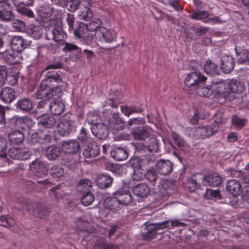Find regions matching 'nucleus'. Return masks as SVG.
Wrapping results in <instances>:
<instances>
[{"mask_svg":"<svg viewBox=\"0 0 249 249\" xmlns=\"http://www.w3.org/2000/svg\"><path fill=\"white\" fill-rule=\"evenodd\" d=\"M204 116L201 113L198 109H196L195 113L190 120V122L193 124H196L198 121V119H203Z\"/></svg>","mask_w":249,"mask_h":249,"instance_id":"obj_63","label":"nucleus"},{"mask_svg":"<svg viewBox=\"0 0 249 249\" xmlns=\"http://www.w3.org/2000/svg\"><path fill=\"white\" fill-rule=\"evenodd\" d=\"M110 155L114 159L118 161L126 160L128 156L127 150L122 147H114L110 152Z\"/></svg>","mask_w":249,"mask_h":249,"instance_id":"obj_28","label":"nucleus"},{"mask_svg":"<svg viewBox=\"0 0 249 249\" xmlns=\"http://www.w3.org/2000/svg\"><path fill=\"white\" fill-rule=\"evenodd\" d=\"M146 179L149 181L152 185L155 184V182L157 179L158 175L156 172L154 170H148L145 175Z\"/></svg>","mask_w":249,"mask_h":249,"instance_id":"obj_62","label":"nucleus"},{"mask_svg":"<svg viewBox=\"0 0 249 249\" xmlns=\"http://www.w3.org/2000/svg\"><path fill=\"white\" fill-rule=\"evenodd\" d=\"M220 67L223 71L226 73H230L234 68L235 62L231 55H224L221 58Z\"/></svg>","mask_w":249,"mask_h":249,"instance_id":"obj_19","label":"nucleus"},{"mask_svg":"<svg viewBox=\"0 0 249 249\" xmlns=\"http://www.w3.org/2000/svg\"><path fill=\"white\" fill-rule=\"evenodd\" d=\"M64 103L60 100H55L49 104L51 112L54 115H59L62 113L65 110Z\"/></svg>","mask_w":249,"mask_h":249,"instance_id":"obj_35","label":"nucleus"},{"mask_svg":"<svg viewBox=\"0 0 249 249\" xmlns=\"http://www.w3.org/2000/svg\"><path fill=\"white\" fill-rule=\"evenodd\" d=\"M80 3V1L79 0H71L68 1L66 5L69 11L73 12L77 9Z\"/></svg>","mask_w":249,"mask_h":249,"instance_id":"obj_59","label":"nucleus"},{"mask_svg":"<svg viewBox=\"0 0 249 249\" xmlns=\"http://www.w3.org/2000/svg\"><path fill=\"white\" fill-rule=\"evenodd\" d=\"M8 139L11 144L18 145L23 142L24 139V135L21 131L16 130L9 134Z\"/></svg>","mask_w":249,"mask_h":249,"instance_id":"obj_34","label":"nucleus"},{"mask_svg":"<svg viewBox=\"0 0 249 249\" xmlns=\"http://www.w3.org/2000/svg\"><path fill=\"white\" fill-rule=\"evenodd\" d=\"M91 131L96 137L100 139H106L109 134L107 126L102 123L97 124L94 126H92Z\"/></svg>","mask_w":249,"mask_h":249,"instance_id":"obj_18","label":"nucleus"},{"mask_svg":"<svg viewBox=\"0 0 249 249\" xmlns=\"http://www.w3.org/2000/svg\"><path fill=\"white\" fill-rule=\"evenodd\" d=\"M204 185L210 187H218L222 183V178L216 173H209L206 176Z\"/></svg>","mask_w":249,"mask_h":249,"instance_id":"obj_27","label":"nucleus"},{"mask_svg":"<svg viewBox=\"0 0 249 249\" xmlns=\"http://www.w3.org/2000/svg\"><path fill=\"white\" fill-rule=\"evenodd\" d=\"M113 195L121 205H127L132 201V196L128 189L120 188L113 193Z\"/></svg>","mask_w":249,"mask_h":249,"instance_id":"obj_14","label":"nucleus"},{"mask_svg":"<svg viewBox=\"0 0 249 249\" xmlns=\"http://www.w3.org/2000/svg\"><path fill=\"white\" fill-rule=\"evenodd\" d=\"M31 171L37 177L42 178L47 174V169L44 163L37 159L34 160L30 165Z\"/></svg>","mask_w":249,"mask_h":249,"instance_id":"obj_15","label":"nucleus"},{"mask_svg":"<svg viewBox=\"0 0 249 249\" xmlns=\"http://www.w3.org/2000/svg\"><path fill=\"white\" fill-rule=\"evenodd\" d=\"M50 173L53 178L59 179L63 177L64 171L61 166L58 164H55L51 168Z\"/></svg>","mask_w":249,"mask_h":249,"instance_id":"obj_47","label":"nucleus"},{"mask_svg":"<svg viewBox=\"0 0 249 249\" xmlns=\"http://www.w3.org/2000/svg\"><path fill=\"white\" fill-rule=\"evenodd\" d=\"M206 196L208 199L221 198L219 190L207 189L206 191Z\"/></svg>","mask_w":249,"mask_h":249,"instance_id":"obj_58","label":"nucleus"},{"mask_svg":"<svg viewBox=\"0 0 249 249\" xmlns=\"http://www.w3.org/2000/svg\"><path fill=\"white\" fill-rule=\"evenodd\" d=\"M12 3L17 7V11L22 15L29 18L34 17L33 11L28 7L34 3L33 0H10Z\"/></svg>","mask_w":249,"mask_h":249,"instance_id":"obj_8","label":"nucleus"},{"mask_svg":"<svg viewBox=\"0 0 249 249\" xmlns=\"http://www.w3.org/2000/svg\"><path fill=\"white\" fill-rule=\"evenodd\" d=\"M225 84L224 81L213 80L210 87H200L196 90V93L200 96L208 98L212 95L213 92H215L222 100V102L225 101H230L232 97H230V94L227 91H225Z\"/></svg>","mask_w":249,"mask_h":249,"instance_id":"obj_3","label":"nucleus"},{"mask_svg":"<svg viewBox=\"0 0 249 249\" xmlns=\"http://www.w3.org/2000/svg\"><path fill=\"white\" fill-rule=\"evenodd\" d=\"M54 131L46 128L38 129L36 132L31 136V141L40 144H47L51 142L54 137Z\"/></svg>","mask_w":249,"mask_h":249,"instance_id":"obj_6","label":"nucleus"},{"mask_svg":"<svg viewBox=\"0 0 249 249\" xmlns=\"http://www.w3.org/2000/svg\"><path fill=\"white\" fill-rule=\"evenodd\" d=\"M206 77L200 74L199 72H191L185 79L184 84L189 88L203 83L206 80Z\"/></svg>","mask_w":249,"mask_h":249,"instance_id":"obj_13","label":"nucleus"},{"mask_svg":"<svg viewBox=\"0 0 249 249\" xmlns=\"http://www.w3.org/2000/svg\"><path fill=\"white\" fill-rule=\"evenodd\" d=\"M72 121L66 118L62 119L57 124L58 133L62 136H67L71 131Z\"/></svg>","mask_w":249,"mask_h":249,"instance_id":"obj_20","label":"nucleus"},{"mask_svg":"<svg viewBox=\"0 0 249 249\" xmlns=\"http://www.w3.org/2000/svg\"><path fill=\"white\" fill-rule=\"evenodd\" d=\"M21 124L20 127L22 129H25L26 128H31L34 126L35 123L33 122L31 118L28 116H24L17 119L16 124Z\"/></svg>","mask_w":249,"mask_h":249,"instance_id":"obj_44","label":"nucleus"},{"mask_svg":"<svg viewBox=\"0 0 249 249\" xmlns=\"http://www.w3.org/2000/svg\"><path fill=\"white\" fill-rule=\"evenodd\" d=\"M238 62L239 63H244L249 62V52L244 50L241 54L240 57L239 58Z\"/></svg>","mask_w":249,"mask_h":249,"instance_id":"obj_64","label":"nucleus"},{"mask_svg":"<svg viewBox=\"0 0 249 249\" xmlns=\"http://www.w3.org/2000/svg\"><path fill=\"white\" fill-rule=\"evenodd\" d=\"M55 119L53 115L44 114L40 118L39 123L46 128H51L55 124Z\"/></svg>","mask_w":249,"mask_h":249,"instance_id":"obj_43","label":"nucleus"},{"mask_svg":"<svg viewBox=\"0 0 249 249\" xmlns=\"http://www.w3.org/2000/svg\"><path fill=\"white\" fill-rule=\"evenodd\" d=\"M94 198L93 194L89 191H88L83 194L81 198V202L83 205L88 206L91 204Z\"/></svg>","mask_w":249,"mask_h":249,"instance_id":"obj_49","label":"nucleus"},{"mask_svg":"<svg viewBox=\"0 0 249 249\" xmlns=\"http://www.w3.org/2000/svg\"><path fill=\"white\" fill-rule=\"evenodd\" d=\"M132 191L135 196L142 198L146 197L150 193L149 187L145 183H140L135 186Z\"/></svg>","mask_w":249,"mask_h":249,"instance_id":"obj_33","label":"nucleus"},{"mask_svg":"<svg viewBox=\"0 0 249 249\" xmlns=\"http://www.w3.org/2000/svg\"><path fill=\"white\" fill-rule=\"evenodd\" d=\"M17 107L20 110L29 112L33 108V103L28 98H21L17 102Z\"/></svg>","mask_w":249,"mask_h":249,"instance_id":"obj_40","label":"nucleus"},{"mask_svg":"<svg viewBox=\"0 0 249 249\" xmlns=\"http://www.w3.org/2000/svg\"><path fill=\"white\" fill-rule=\"evenodd\" d=\"M146 151L151 153H154L158 152L159 143L156 137H152L145 141Z\"/></svg>","mask_w":249,"mask_h":249,"instance_id":"obj_38","label":"nucleus"},{"mask_svg":"<svg viewBox=\"0 0 249 249\" xmlns=\"http://www.w3.org/2000/svg\"><path fill=\"white\" fill-rule=\"evenodd\" d=\"M27 45V42L19 36L13 37L11 42L12 49L20 53Z\"/></svg>","mask_w":249,"mask_h":249,"instance_id":"obj_29","label":"nucleus"},{"mask_svg":"<svg viewBox=\"0 0 249 249\" xmlns=\"http://www.w3.org/2000/svg\"><path fill=\"white\" fill-rule=\"evenodd\" d=\"M61 184H59L53 187L51 190H50V195L51 197H54L57 198L63 197V193L62 190L61 189Z\"/></svg>","mask_w":249,"mask_h":249,"instance_id":"obj_53","label":"nucleus"},{"mask_svg":"<svg viewBox=\"0 0 249 249\" xmlns=\"http://www.w3.org/2000/svg\"><path fill=\"white\" fill-rule=\"evenodd\" d=\"M15 224V220L8 215L0 216V226L8 227H11Z\"/></svg>","mask_w":249,"mask_h":249,"instance_id":"obj_54","label":"nucleus"},{"mask_svg":"<svg viewBox=\"0 0 249 249\" xmlns=\"http://www.w3.org/2000/svg\"><path fill=\"white\" fill-rule=\"evenodd\" d=\"M93 249H119L118 246L109 244L107 240L105 238H98L95 242L92 248Z\"/></svg>","mask_w":249,"mask_h":249,"instance_id":"obj_37","label":"nucleus"},{"mask_svg":"<svg viewBox=\"0 0 249 249\" xmlns=\"http://www.w3.org/2000/svg\"><path fill=\"white\" fill-rule=\"evenodd\" d=\"M10 71L7 72V78L6 80L10 85H15L19 78V72L16 71L15 68H11L9 70Z\"/></svg>","mask_w":249,"mask_h":249,"instance_id":"obj_45","label":"nucleus"},{"mask_svg":"<svg viewBox=\"0 0 249 249\" xmlns=\"http://www.w3.org/2000/svg\"><path fill=\"white\" fill-rule=\"evenodd\" d=\"M53 13L54 14V16H55V18H52L47 20V21L46 22V24L48 25H45V30L48 27L50 26L52 24H53V23L52 22H49V20L50 19H53L54 20H56L57 19L59 20L61 22V26L62 22L60 19V16H59V12L58 11H54L53 8L51 5H43L42 6L38 8V14L39 16L42 18H49L53 15Z\"/></svg>","mask_w":249,"mask_h":249,"instance_id":"obj_7","label":"nucleus"},{"mask_svg":"<svg viewBox=\"0 0 249 249\" xmlns=\"http://www.w3.org/2000/svg\"><path fill=\"white\" fill-rule=\"evenodd\" d=\"M218 130V124L215 122L210 125L195 127L192 129V134L195 139L203 140L214 135Z\"/></svg>","mask_w":249,"mask_h":249,"instance_id":"obj_4","label":"nucleus"},{"mask_svg":"<svg viewBox=\"0 0 249 249\" xmlns=\"http://www.w3.org/2000/svg\"><path fill=\"white\" fill-rule=\"evenodd\" d=\"M169 220H165L163 222H157L151 224L146 226L147 232L144 234L143 238L146 240L154 239L157 237V234L162 233V231H159L169 226Z\"/></svg>","mask_w":249,"mask_h":249,"instance_id":"obj_5","label":"nucleus"},{"mask_svg":"<svg viewBox=\"0 0 249 249\" xmlns=\"http://www.w3.org/2000/svg\"><path fill=\"white\" fill-rule=\"evenodd\" d=\"M88 123L92 125V126H94L97 124H99L101 123L100 119L99 116L94 113H91L89 114L87 118Z\"/></svg>","mask_w":249,"mask_h":249,"instance_id":"obj_60","label":"nucleus"},{"mask_svg":"<svg viewBox=\"0 0 249 249\" xmlns=\"http://www.w3.org/2000/svg\"><path fill=\"white\" fill-rule=\"evenodd\" d=\"M33 205V212H32L31 210L28 211L35 216L44 219L49 215L50 211L46 206L38 203L34 204Z\"/></svg>","mask_w":249,"mask_h":249,"instance_id":"obj_25","label":"nucleus"},{"mask_svg":"<svg viewBox=\"0 0 249 249\" xmlns=\"http://www.w3.org/2000/svg\"><path fill=\"white\" fill-rule=\"evenodd\" d=\"M49 22H52L51 25L46 29L45 36L48 40H54L60 45H65L62 51L65 53L78 50V47L72 43L65 42L66 34L63 32L61 27V22L59 20L50 19Z\"/></svg>","mask_w":249,"mask_h":249,"instance_id":"obj_2","label":"nucleus"},{"mask_svg":"<svg viewBox=\"0 0 249 249\" xmlns=\"http://www.w3.org/2000/svg\"><path fill=\"white\" fill-rule=\"evenodd\" d=\"M209 13L206 11L197 10L194 12L191 15V18L195 20H201L208 17Z\"/></svg>","mask_w":249,"mask_h":249,"instance_id":"obj_52","label":"nucleus"},{"mask_svg":"<svg viewBox=\"0 0 249 249\" xmlns=\"http://www.w3.org/2000/svg\"><path fill=\"white\" fill-rule=\"evenodd\" d=\"M246 169L249 173L242 177V180L244 183L243 200L248 204L249 207V163L246 165Z\"/></svg>","mask_w":249,"mask_h":249,"instance_id":"obj_36","label":"nucleus"},{"mask_svg":"<svg viewBox=\"0 0 249 249\" xmlns=\"http://www.w3.org/2000/svg\"><path fill=\"white\" fill-rule=\"evenodd\" d=\"M79 16L81 19L88 21L93 17V14L89 7L85 6L81 9Z\"/></svg>","mask_w":249,"mask_h":249,"instance_id":"obj_48","label":"nucleus"},{"mask_svg":"<svg viewBox=\"0 0 249 249\" xmlns=\"http://www.w3.org/2000/svg\"><path fill=\"white\" fill-rule=\"evenodd\" d=\"M231 121L234 125L240 128H242L245 126L247 122L246 119L239 118L236 115H234L232 116Z\"/></svg>","mask_w":249,"mask_h":249,"instance_id":"obj_57","label":"nucleus"},{"mask_svg":"<svg viewBox=\"0 0 249 249\" xmlns=\"http://www.w3.org/2000/svg\"><path fill=\"white\" fill-rule=\"evenodd\" d=\"M61 80L60 76L56 72H49L45 79L41 81L39 89L35 93L36 97L37 99H51L61 96L62 90L57 85Z\"/></svg>","mask_w":249,"mask_h":249,"instance_id":"obj_1","label":"nucleus"},{"mask_svg":"<svg viewBox=\"0 0 249 249\" xmlns=\"http://www.w3.org/2000/svg\"><path fill=\"white\" fill-rule=\"evenodd\" d=\"M79 142L76 140H70L64 142L62 146V151L67 154L73 155L77 153L80 149Z\"/></svg>","mask_w":249,"mask_h":249,"instance_id":"obj_17","label":"nucleus"},{"mask_svg":"<svg viewBox=\"0 0 249 249\" xmlns=\"http://www.w3.org/2000/svg\"><path fill=\"white\" fill-rule=\"evenodd\" d=\"M226 189L230 193L234 196L239 195L241 192L240 182L236 179L229 180L226 184Z\"/></svg>","mask_w":249,"mask_h":249,"instance_id":"obj_30","label":"nucleus"},{"mask_svg":"<svg viewBox=\"0 0 249 249\" xmlns=\"http://www.w3.org/2000/svg\"><path fill=\"white\" fill-rule=\"evenodd\" d=\"M15 98V92L11 88H4L0 91V99L4 103H11Z\"/></svg>","mask_w":249,"mask_h":249,"instance_id":"obj_24","label":"nucleus"},{"mask_svg":"<svg viewBox=\"0 0 249 249\" xmlns=\"http://www.w3.org/2000/svg\"><path fill=\"white\" fill-rule=\"evenodd\" d=\"M104 207L112 212H116L121 209V206L115 196L108 197L104 201Z\"/></svg>","mask_w":249,"mask_h":249,"instance_id":"obj_32","label":"nucleus"},{"mask_svg":"<svg viewBox=\"0 0 249 249\" xmlns=\"http://www.w3.org/2000/svg\"><path fill=\"white\" fill-rule=\"evenodd\" d=\"M10 0H0V19L5 21L14 19V15L11 11Z\"/></svg>","mask_w":249,"mask_h":249,"instance_id":"obj_9","label":"nucleus"},{"mask_svg":"<svg viewBox=\"0 0 249 249\" xmlns=\"http://www.w3.org/2000/svg\"><path fill=\"white\" fill-rule=\"evenodd\" d=\"M1 58L4 62L9 65L19 64L22 60L21 53L13 49L6 50L1 53Z\"/></svg>","mask_w":249,"mask_h":249,"instance_id":"obj_10","label":"nucleus"},{"mask_svg":"<svg viewBox=\"0 0 249 249\" xmlns=\"http://www.w3.org/2000/svg\"><path fill=\"white\" fill-rule=\"evenodd\" d=\"M61 154L60 149L56 145H51L46 150V156L50 160L57 159Z\"/></svg>","mask_w":249,"mask_h":249,"instance_id":"obj_39","label":"nucleus"},{"mask_svg":"<svg viewBox=\"0 0 249 249\" xmlns=\"http://www.w3.org/2000/svg\"><path fill=\"white\" fill-rule=\"evenodd\" d=\"M29 33L33 38L38 39L42 36L43 30L39 25H31Z\"/></svg>","mask_w":249,"mask_h":249,"instance_id":"obj_46","label":"nucleus"},{"mask_svg":"<svg viewBox=\"0 0 249 249\" xmlns=\"http://www.w3.org/2000/svg\"><path fill=\"white\" fill-rule=\"evenodd\" d=\"M7 141L3 138H0V157L4 158L6 155Z\"/></svg>","mask_w":249,"mask_h":249,"instance_id":"obj_61","label":"nucleus"},{"mask_svg":"<svg viewBox=\"0 0 249 249\" xmlns=\"http://www.w3.org/2000/svg\"><path fill=\"white\" fill-rule=\"evenodd\" d=\"M112 182L113 178L108 175L105 174L99 175L96 181L97 186L102 189L110 187Z\"/></svg>","mask_w":249,"mask_h":249,"instance_id":"obj_31","label":"nucleus"},{"mask_svg":"<svg viewBox=\"0 0 249 249\" xmlns=\"http://www.w3.org/2000/svg\"><path fill=\"white\" fill-rule=\"evenodd\" d=\"M92 187L91 182L88 179H81L77 186V190L81 192L89 191Z\"/></svg>","mask_w":249,"mask_h":249,"instance_id":"obj_51","label":"nucleus"},{"mask_svg":"<svg viewBox=\"0 0 249 249\" xmlns=\"http://www.w3.org/2000/svg\"><path fill=\"white\" fill-rule=\"evenodd\" d=\"M96 39L103 43H111L116 39L115 35L107 28L99 27L95 35Z\"/></svg>","mask_w":249,"mask_h":249,"instance_id":"obj_11","label":"nucleus"},{"mask_svg":"<svg viewBox=\"0 0 249 249\" xmlns=\"http://www.w3.org/2000/svg\"><path fill=\"white\" fill-rule=\"evenodd\" d=\"M173 163L169 160H160L156 164V170L160 174L167 175L173 171Z\"/></svg>","mask_w":249,"mask_h":249,"instance_id":"obj_16","label":"nucleus"},{"mask_svg":"<svg viewBox=\"0 0 249 249\" xmlns=\"http://www.w3.org/2000/svg\"><path fill=\"white\" fill-rule=\"evenodd\" d=\"M228 89L225 88V91H227L228 93L230 94V96L232 97L231 100L233 98V97L228 90H230L233 93H241L244 90V85L243 83L234 79L231 80L228 83Z\"/></svg>","mask_w":249,"mask_h":249,"instance_id":"obj_26","label":"nucleus"},{"mask_svg":"<svg viewBox=\"0 0 249 249\" xmlns=\"http://www.w3.org/2000/svg\"><path fill=\"white\" fill-rule=\"evenodd\" d=\"M72 31L74 36L79 39L87 37L86 34L89 32L86 24L83 22H80L78 27L76 28L75 29H73Z\"/></svg>","mask_w":249,"mask_h":249,"instance_id":"obj_41","label":"nucleus"},{"mask_svg":"<svg viewBox=\"0 0 249 249\" xmlns=\"http://www.w3.org/2000/svg\"><path fill=\"white\" fill-rule=\"evenodd\" d=\"M131 134L134 139L139 141H144L150 136L149 131L142 126L133 127Z\"/></svg>","mask_w":249,"mask_h":249,"instance_id":"obj_23","label":"nucleus"},{"mask_svg":"<svg viewBox=\"0 0 249 249\" xmlns=\"http://www.w3.org/2000/svg\"><path fill=\"white\" fill-rule=\"evenodd\" d=\"M204 70L207 74L211 76L219 74L218 66L210 60L206 61L204 66Z\"/></svg>","mask_w":249,"mask_h":249,"instance_id":"obj_42","label":"nucleus"},{"mask_svg":"<svg viewBox=\"0 0 249 249\" xmlns=\"http://www.w3.org/2000/svg\"><path fill=\"white\" fill-rule=\"evenodd\" d=\"M108 123L110 128L115 131L122 130L125 126V122L120 117L119 113H114L112 118L109 121Z\"/></svg>","mask_w":249,"mask_h":249,"instance_id":"obj_21","label":"nucleus"},{"mask_svg":"<svg viewBox=\"0 0 249 249\" xmlns=\"http://www.w3.org/2000/svg\"><path fill=\"white\" fill-rule=\"evenodd\" d=\"M7 67L5 65H0V87H2L5 83L7 78Z\"/></svg>","mask_w":249,"mask_h":249,"instance_id":"obj_56","label":"nucleus"},{"mask_svg":"<svg viewBox=\"0 0 249 249\" xmlns=\"http://www.w3.org/2000/svg\"><path fill=\"white\" fill-rule=\"evenodd\" d=\"M102 23V22L101 19L95 18L89 23L86 24L88 31L93 32L95 31L97 32L98 31L97 30L98 29H99V27H101V25Z\"/></svg>","mask_w":249,"mask_h":249,"instance_id":"obj_50","label":"nucleus"},{"mask_svg":"<svg viewBox=\"0 0 249 249\" xmlns=\"http://www.w3.org/2000/svg\"><path fill=\"white\" fill-rule=\"evenodd\" d=\"M205 178L206 176H204L202 173H200L195 174L191 178L192 181L197 183V185L199 187H200V185L201 183L204 185Z\"/></svg>","mask_w":249,"mask_h":249,"instance_id":"obj_55","label":"nucleus"},{"mask_svg":"<svg viewBox=\"0 0 249 249\" xmlns=\"http://www.w3.org/2000/svg\"><path fill=\"white\" fill-rule=\"evenodd\" d=\"M8 155L13 159L25 160L30 158L31 153L27 148L12 147L8 150Z\"/></svg>","mask_w":249,"mask_h":249,"instance_id":"obj_12","label":"nucleus"},{"mask_svg":"<svg viewBox=\"0 0 249 249\" xmlns=\"http://www.w3.org/2000/svg\"><path fill=\"white\" fill-rule=\"evenodd\" d=\"M100 151L99 146L94 141L89 143L83 151V156L86 158L95 157L98 155Z\"/></svg>","mask_w":249,"mask_h":249,"instance_id":"obj_22","label":"nucleus"}]
</instances>
